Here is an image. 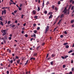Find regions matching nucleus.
Here are the masks:
<instances>
[{"label": "nucleus", "mask_w": 74, "mask_h": 74, "mask_svg": "<svg viewBox=\"0 0 74 74\" xmlns=\"http://www.w3.org/2000/svg\"><path fill=\"white\" fill-rule=\"evenodd\" d=\"M32 14L34 15H35V14H36V11L35 10L33 11L32 12Z\"/></svg>", "instance_id": "39448f33"}, {"label": "nucleus", "mask_w": 74, "mask_h": 74, "mask_svg": "<svg viewBox=\"0 0 74 74\" xmlns=\"http://www.w3.org/2000/svg\"><path fill=\"white\" fill-rule=\"evenodd\" d=\"M55 55H56L55 54H53L52 55V57H54V56H55Z\"/></svg>", "instance_id": "b1692460"}, {"label": "nucleus", "mask_w": 74, "mask_h": 74, "mask_svg": "<svg viewBox=\"0 0 74 74\" xmlns=\"http://www.w3.org/2000/svg\"><path fill=\"white\" fill-rule=\"evenodd\" d=\"M64 14H62L61 15L60 18H63V17H64Z\"/></svg>", "instance_id": "423d86ee"}, {"label": "nucleus", "mask_w": 74, "mask_h": 74, "mask_svg": "<svg viewBox=\"0 0 74 74\" xmlns=\"http://www.w3.org/2000/svg\"><path fill=\"white\" fill-rule=\"evenodd\" d=\"M37 56V53H35L33 55V56Z\"/></svg>", "instance_id": "1a4fd4ad"}, {"label": "nucleus", "mask_w": 74, "mask_h": 74, "mask_svg": "<svg viewBox=\"0 0 74 74\" xmlns=\"http://www.w3.org/2000/svg\"><path fill=\"white\" fill-rule=\"evenodd\" d=\"M9 39L10 40H11V39H12L11 37H9Z\"/></svg>", "instance_id": "69168bd1"}, {"label": "nucleus", "mask_w": 74, "mask_h": 74, "mask_svg": "<svg viewBox=\"0 0 74 74\" xmlns=\"http://www.w3.org/2000/svg\"><path fill=\"white\" fill-rule=\"evenodd\" d=\"M15 25H12V27H15Z\"/></svg>", "instance_id": "c85d7f7f"}, {"label": "nucleus", "mask_w": 74, "mask_h": 74, "mask_svg": "<svg viewBox=\"0 0 74 74\" xmlns=\"http://www.w3.org/2000/svg\"><path fill=\"white\" fill-rule=\"evenodd\" d=\"M74 68H73L72 69V71H74Z\"/></svg>", "instance_id": "a18cd8bd"}, {"label": "nucleus", "mask_w": 74, "mask_h": 74, "mask_svg": "<svg viewBox=\"0 0 74 74\" xmlns=\"http://www.w3.org/2000/svg\"><path fill=\"white\" fill-rule=\"evenodd\" d=\"M56 28H55L54 29L53 32H55V30H56Z\"/></svg>", "instance_id": "603ef678"}, {"label": "nucleus", "mask_w": 74, "mask_h": 74, "mask_svg": "<svg viewBox=\"0 0 74 74\" xmlns=\"http://www.w3.org/2000/svg\"><path fill=\"white\" fill-rule=\"evenodd\" d=\"M32 59H33V60H35V59H36V58H30V60H32Z\"/></svg>", "instance_id": "ddd939ff"}, {"label": "nucleus", "mask_w": 74, "mask_h": 74, "mask_svg": "<svg viewBox=\"0 0 74 74\" xmlns=\"http://www.w3.org/2000/svg\"><path fill=\"white\" fill-rule=\"evenodd\" d=\"M45 14H47V11H46L45 12Z\"/></svg>", "instance_id": "ea45409f"}, {"label": "nucleus", "mask_w": 74, "mask_h": 74, "mask_svg": "<svg viewBox=\"0 0 74 74\" xmlns=\"http://www.w3.org/2000/svg\"><path fill=\"white\" fill-rule=\"evenodd\" d=\"M67 44H68V43L67 42H66V43H64L63 45H67Z\"/></svg>", "instance_id": "9d476101"}, {"label": "nucleus", "mask_w": 74, "mask_h": 74, "mask_svg": "<svg viewBox=\"0 0 74 74\" xmlns=\"http://www.w3.org/2000/svg\"><path fill=\"white\" fill-rule=\"evenodd\" d=\"M10 62L11 63H12L13 62V61L12 60H11Z\"/></svg>", "instance_id": "09e8293b"}, {"label": "nucleus", "mask_w": 74, "mask_h": 74, "mask_svg": "<svg viewBox=\"0 0 74 74\" xmlns=\"http://www.w3.org/2000/svg\"><path fill=\"white\" fill-rule=\"evenodd\" d=\"M38 11H40V7H38Z\"/></svg>", "instance_id": "c756f323"}, {"label": "nucleus", "mask_w": 74, "mask_h": 74, "mask_svg": "<svg viewBox=\"0 0 74 74\" xmlns=\"http://www.w3.org/2000/svg\"><path fill=\"white\" fill-rule=\"evenodd\" d=\"M49 15H51V14H52V12H49Z\"/></svg>", "instance_id": "f704fd0d"}, {"label": "nucleus", "mask_w": 74, "mask_h": 74, "mask_svg": "<svg viewBox=\"0 0 74 74\" xmlns=\"http://www.w3.org/2000/svg\"><path fill=\"white\" fill-rule=\"evenodd\" d=\"M38 18V16H35L34 17V18L35 19H37V18Z\"/></svg>", "instance_id": "aec40b11"}, {"label": "nucleus", "mask_w": 74, "mask_h": 74, "mask_svg": "<svg viewBox=\"0 0 74 74\" xmlns=\"http://www.w3.org/2000/svg\"><path fill=\"white\" fill-rule=\"evenodd\" d=\"M0 19L1 21H3V18H1V17H0Z\"/></svg>", "instance_id": "f8f14e48"}, {"label": "nucleus", "mask_w": 74, "mask_h": 74, "mask_svg": "<svg viewBox=\"0 0 74 74\" xmlns=\"http://www.w3.org/2000/svg\"><path fill=\"white\" fill-rule=\"evenodd\" d=\"M10 21H8V25L9 24H10Z\"/></svg>", "instance_id": "5701e85b"}, {"label": "nucleus", "mask_w": 74, "mask_h": 74, "mask_svg": "<svg viewBox=\"0 0 74 74\" xmlns=\"http://www.w3.org/2000/svg\"><path fill=\"white\" fill-rule=\"evenodd\" d=\"M67 11L68 10H67V8L65 7L64 11H63L62 12H64L65 14H66V15H67V14H69V11H68L67 12Z\"/></svg>", "instance_id": "f257e3e1"}, {"label": "nucleus", "mask_w": 74, "mask_h": 74, "mask_svg": "<svg viewBox=\"0 0 74 74\" xmlns=\"http://www.w3.org/2000/svg\"><path fill=\"white\" fill-rule=\"evenodd\" d=\"M22 4H21L20 5V7H22Z\"/></svg>", "instance_id": "680f3d73"}, {"label": "nucleus", "mask_w": 74, "mask_h": 74, "mask_svg": "<svg viewBox=\"0 0 74 74\" xmlns=\"http://www.w3.org/2000/svg\"><path fill=\"white\" fill-rule=\"evenodd\" d=\"M25 36L26 37H28V35H27V34H26Z\"/></svg>", "instance_id": "864d4df0"}, {"label": "nucleus", "mask_w": 74, "mask_h": 74, "mask_svg": "<svg viewBox=\"0 0 74 74\" xmlns=\"http://www.w3.org/2000/svg\"><path fill=\"white\" fill-rule=\"evenodd\" d=\"M18 9L19 10H22V8H18Z\"/></svg>", "instance_id": "e433bc0d"}, {"label": "nucleus", "mask_w": 74, "mask_h": 74, "mask_svg": "<svg viewBox=\"0 0 74 74\" xmlns=\"http://www.w3.org/2000/svg\"><path fill=\"white\" fill-rule=\"evenodd\" d=\"M50 59H51V57H49L48 58V60H50Z\"/></svg>", "instance_id": "052dcab7"}, {"label": "nucleus", "mask_w": 74, "mask_h": 74, "mask_svg": "<svg viewBox=\"0 0 74 74\" xmlns=\"http://www.w3.org/2000/svg\"><path fill=\"white\" fill-rule=\"evenodd\" d=\"M73 22H74V20H73L71 21V23H73Z\"/></svg>", "instance_id": "6ab92c4d"}, {"label": "nucleus", "mask_w": 74, "mask_h": 74, "mask_svg": "<svg viewBox=\"0 0 74 74\" xmlns=\"http://www.w3.org/2000/svg\"><path fill=\"white\" fill-rule=\"evenodd\" d=\"M28 60H27V61L25 63V65H27V63L28 62Z\"/></svg>", "instance_id": "f3484780"}, {"label": "nucleus", "mask_w": 74, "mask_h": 74, "mask_svg": "<svg viewBox=\"0 0 74 74\" xmlns=\"http://www.w3.org/2000/svg\"><path fill=\"white\" fill-rule=\"evenodd\" d=\"M52 16H53V15H51L49 18V19H51V18H52Z\"/></svg>", "instance_id": "0eeeda50"}, {"label": "nucleus", "mask_w": 74, "mask_h": 74, "mask_svg": "<svg viewBox=\"0 0 74 74\" xmlns=\"http://www.w3.org/2000/svg\"><path fill=\"white\" fill-rule=\"evenodd\" d=\"M58 4H60V1H58Z\"/></svg>", "instance_id": "473e14b6"}, {"label": "nucleus", "mask_w": 74, "mask_h": 74, "mask_svg": "<svg viewBox=\"0 0 74 74\" xmlns=\"http://www.w3.org/2000/svg\"><path fill=\"white\" fill-rule=\"evenodd\" d=\"M12 15H15V14H14V12H12Z\"/></svg>", "instance_id": "e2e57ef3"}, {"label": "nucleus", "mask_w": 74, "mask_h": 74, "mask_svg": "<svg viewBox=\"0 0 74 74\" xmlns=\"http://www.w3.org/2000/svg\"><path fill=\"white\" fill-rule=\"evenodd\" d=\"M0 25H1L2 26H4V24H3V22L1 21H0Z\"/></svg>", "instance_id": "6e6552de"}, {"label": "nucleus", "mask_w": 74, "mask_h": 74, "mask_svg": "<svg viewBox=\"0 0 74 74\" xmlns=\"http://www.w3.org/2000/svg\"><path fill=\"white\" fill-rule=\"evenodd\" d=\"M15 23H18V21L17 20H16L15 22Z\"/></svg>", "instance_id": "de8ad7c7"}, {"label": "nucleus", "mask_w": 74, "mask_h": 74, "mask_svg": "<svg viewBox=\"0 0 74 74\" xmlns=\"http://www.w3.org/2000/svg\"><path fill=\"white\" fill-rule=\"evenodd\" d=\"M52 8H53V9H54L55 8V6L54 5H53L52 6Z\"/></svg>", "instance_id": "bb28decb"}, {"label": "nucleus", "mask_w": 74, "mask_h": 74, "mask_svg": "<svg viewBox=\"0 0 74 74\" xmlns=\"http://www.w3.org/2000/svg\"><path fill=\"white\" fill-rule=\"evenodd\" d=\"M73 8H74V6H72L71 8V10H73Z\"/></svg>", "instance_id": "c9c22d12"}, {"label": "nucleus", "mask_w": 74, "mask_h": 74, "mask_svg": "<svg viewBox=\"0 0 74 74\" xmlns=\"http://www.w3.org/2000/svg\"><path fill=\"white\" fill-rule=\"evenodd\" d=\"M72 27H74V24L73 25H72Z\"/></svg>", "instance_id": "338daca9"}, {"label": "nucleus", "mask_w": 74, "mask_h": 74, "mask_svg": "<svg viewBox=\"0 0 74 74\" xmlns=\"http://www.w3.org/2000/svg\"><path fill=\"white\" fill-rule=\"evenodd\" d=\"M50 64H51V65H52V64H53V61L51 62Z\"/></svg>", "instance_id": "4be33fe9"}, {"label": "nucleus", "mask_w": 74, "mask_h": 74, "mask_svg": "<svg viewBox=\"0 0 74 74\" xmlns=\"http://www.w3.org/2000/svg\"><path fill=\"white\" fill-rule=\"evenodd\" d=\"M2 32V33H3V36H4V35H5V34H6V32H5V30H3Z\"/></svg>", "instance_id": "7ed1b4c3"}, {"label": "nucleus", "mask_w": 74, "mask_h": 74, "mask_svg": "<svg viewBox=\"0 0 74 74\" xmlns=\"http://www.w3.org/2000/svg\"><path fill=\"white\" fill-rule=\"evenodd\" d=\"M67 57H69V56H65L64 57L66 59V58H67Z\"/></svg>", "instance_id": "393cba45"}, {"label": "nucleus", "mask_w": 74, "mask_h": 74, "mask_svg": "<svg viewBox=\"0 0 74 74\" xmlns=\"http://www.w3.org/2000/svg\"><path fill=\"white\" fill-rule=\"evenodd\" d=\"M40 46H38V47H37V49H38L39 48H40Z\"/></svg>", "instance_id": "79ce46f5"}, {"label": "nucleus", "mask_w": 74, "mask_h": 74, "mask_svg": "<svg viewBox=\"0 0 74 74\" xmlns=\"http://www.w3.org/2000/svg\"><path fill=\"white\" fill-rule=\"evenodd\" d=\"M3 42L4 44H5L6 43V41H5V40H3Z\"/></svg>", "instance_id": "58836bf2"}, {"label": "nucleus", "mask_w": 74, "mask_h": 74, "mask_svg": "<svg viewBox=\"0 0 74 74\" xmlns=\"http://www.w3.org/2000/svg\"><path fill=\"white\" fill-rule=\"evenodd\" d=\"M23 16H24V15H22L21 18H23Z\"/></svg>", "instance_id": "4d7b16f0"}, {"label": "nucleus", "mask_w": 74, "mask_h": 74, "mask_svg": "<svg viewBox=\"0 0 74 74\" xmlns=\"http://www.w3.org/2000/svg\"><path fill=\"white\" fill-rule=\"evenodd\" d=\"M72 3L73 4H74V1H73L72 2Z\"/></svg>", "instance_id": "774afa93"}, {"label": "nucleus", "mask_w": 74, "mask_h": 74, "mask_svg": "<svg viewBox=\"0 0 74 74\" xmlns=\"http://www.w3.org/2000/svg\"><path fill=\"white\" fill-rule=\"evenodd\" d=\"M34 32L36 34L37 33V30H34Z\"/></svg>", "instance_id": "2eb2a0df"}, {"label": "nucleus", "mask_w": 74, "mask_h": 74, "mask_svg": "<svg viewBox=\"0 0 74 74\" xmlns=\"http://www.w3.org/2000/svg\"><path fill=\"white\" fill-rule=\"evenodd\" d=\"M63 68H65V67H66V65H64L63 66Z\"/></svg>", "instance_id": "72a5a7b5"}, {"label": "nucleus", "mask_w": 74, "mask_h": 74, "mask_svg": "<svg viewBox=\"0 0 74 74\" xmlns=\"http://www.w3.org/2000/svg\"><path fill=\"white\" fill-rule=\"evenodd\" d=\"M36 34H34V37H35V38H36Z\"/></svg>", "instance_id": "3c124183"}, {"label": "nucleus", "mask_w": 74, "mask_h": 74, "mask_svg": "<svg viewBox=\"0 0 74 74\" xmlns=\"http://www.w3.org/2000/svg\"><path fill=\"white\" fill-rule=\"evenodd\" d=\"M61 58H62V59H64V58H65L64 57H63V56H61Z\"/></svg>", "instance_id": "49530a36"}, {"label": "nucleus", "mask_w": 74, "mask_h": 74, "mask_svg": "<svg viewBox=\"0 0 74 74\" xmlns=\"http://www.w3.org/2000/svg\"><path fill=\"white\" fill-rule=\"evenodd\" d=\"M7 8H8L6 7H3V8L2 9H7Z\"/></svg>", "instance_id": "412c9836"}, {"label": "nucleus", "mask_w": 74, "mask_h": 74, "mask_svg": "<svg viewBox=\"0 0 74 74\" xmlns=\"http://www.w3.org/2000/svg\"><path fill=\"white\" fill-rule=\"evenodd\" d=\"M55 10H56V11H58V8H55Z\"/></svg>", "instance_id": "7c9ffc66"}, {"label": "nucleus", "mask_w": 74, "mask_h": 74, "mask_svg": "<svg viewBox=\"0 0 74 74\" xmlns=\"http://www.w3.org/2000/svg\"><path fill=\"white\" fill-rule=\"evenodd\" d=\"M49 1H48L47 2V3H46V4L47 5L48 4H49Z\"/></svg>", "instance_id": "2f4dec72"}, {"label": "nucleus", "mask_w": 74, "mask_h": 74, "mask_svg": "<svg viewBox=\"0 0 74 74\" xmlns=\"http://www.w3.org/2000/svg\"><path fill=\"white\" fill-rule=\"evenodd\" d=\"M49 26H47V27L46 28L45 31V34H46L47 33V32L48 31V30H49Z\"/></svg>", "instance_id": "f03ea898"}, {"label": "nucleus", "mask_w": 74, "mask_h": 74, "mask_svg": "<svg viewBox=\"0 0 74 74\" xmlns=\"http://www.w3.org/2000/svg\"><path fill=\"white\" fill-rule=\"evenodd\" d=\"M60 37L61 38H63V37H64V36H63V35H60Z\"/></svg>", "instance_id": "a878e982"}, {"label": "nucleus", "mask_w": 74, "mask_h": 74, "mask_svg": "<svg viewBox=\"0 0 74 74\" xmlns=\"http://www.w3.org/2000/svg\"><path fill=\"white\" fill-rule=\"evenodd\" d=\"M10 66H11V64H9V65H8V67H10Z\"/></svg>", "instance_id": "8fccbe9b"}, {"label": "nucleus", "mask_w": 74, "mask_h": 74, "mask_svg": "<svg viewBox=\"0 0 74 74\" xmlns=\"http://www.w3.org/2000/svg\"><path fill=\"white\" fill-rule=\"evenodd\" d=\"M14 12L15 13H16V12H17V10H15V11H14Z\"/></svg>", "instance_id": "6e6d98bb"}, {"label": "nucleus", "mask_w": 74, "mask_h": 74, "mask_svg": "<svg viewBox=\"0 0 74 74\" xmlns=\"http://www.w3.org/2000/svg\"><path fill=\"white\" fill-rule=\"evenodd\" d=\"M33 26H36V24H34L33 25Z\"/></svg>", "instance_id": "13d9d810"}, {"label": "nucleus", "mask_w": 74, "mask_h": 74, "mask_svg": "<svg viewBox=\"0 0 74 74\" xmlns=\"http://www.w3.org/2000/svg\"><path fill=\"white\" fill-rule=\"evenodd\" d=\"M44 7V3H43L42 5V8H43Z\"/></svg>", "instance_id": "cd10ccee"}, {"label": "nucleus", "mask_w": 74, "mask_h": 74, "mask_svg": "<svg viewBox=\"0 0 74 74\" xmlns=\"http://www.w3.org/2000/svg\"><path fill=\"white\" fill-rule=\"evenodd\" d=\"M33 40V38H31L30 39V40L32 41V40Z\"/></svg>", "instance_id": "0e129e2a"}, {"label": "nucleus", "mask_w": 74, "mask_h": 74, "mask_svg": "<svg viewBox=\"0 0 74 74\" xmlns=\"http://www.w3.org/2000/svg\"><path fill=\"white\" fill-rule=\"evenodd\" d=\"M7 74H9V71H7Z\"/></svg>", "instance_id": "bf43d9fd"}, {"label": "nucleus", "mask_w": 74, "mask_h": 74, "mask_svg": "<svg viewBox=\"0 0 74 74\" xmlns=\"http://www.w3.org/2000/svg\"><path fill=\"white\" fill-rule=\"evenodd\" d=\"M73 52V51H72V50H71V51H69L68 52V53H71V52Z\"/></svg>", "instance_id": "4468645a"}, {"label": "nucleus", "mask_w": 74, "mask_h": 74, "mask_svg": "<svg viewBox=\"0 0 74 74\" xmlns=\"http://www.w3.org/2000/svg\"><path fill=\"white\" fill-rule=\"evenodd\" d=\"M64 33L65 34H67V31H65L64 32Z\"/></svg>", "instance_id": "a211bd4d"}, {"label": "nucleus", "mask_w": 74, "mask_h": 74, "mask_svg": "<svg viewBox=\"0 0 74 74\" xmlns=\"http://www.w3.org/2000/svg\"><path fill=\"white\" fill-rule=\"evenodd\" d=\"M73 0H71L70 1V3H72L73 1Z\"/></svg>", "instance_id": "a19ab883"}, {"label": "nucleus", "mask_w": 74, "mask_h": 74, "mask_svg": "<svg viewBox=\"0 0 74 74\" xmlns=\"http://www.w3.org/2000/svg\"><path fill=\"white\" fill-rule=\"evenodd\" d=\"M40 28L39 27H38L37 28V30H40Z\"/></svg>", "instance_id": "4c0bfd02"}, {"label": "nucleus", "mask_w": 74, "mask_h": 74, "mask_svg": "<svg viewBox=\"0 0 74 74\" xmlns=\"http://www.w3.org/2000/svg\"><path fill=\"white\" fill-rule=\"evenodd\" d=\"M72 72L71 71L70 72V73H69V74H72Z\"/></svg>", "instance_id": "5fc2aeb1"}, {"label": "nucleus", "mask_w": 74, "mask_h": 74, "mask_svg": "<svg viewBox=\"0 0 74 74\" xmlns=\"http://www.w3.org/2000/svg\"><path fill=\"white\" fill-rule=\"evenodd\" d=\"M17 62L18 64H19V62H20V60H18L17 61Z\"/></svg>", "instance_id": "9b49d317"}, {"label": "nucleus", "mask_w": 74, "mask_h": 74, "mask_svg": "<svg viewBox=\"0 0 74 74\" xmlns=\"http://www.w3.org/2000/svg\"><path fill=\"white\" fill-rule=\"evenodd\" d=\"M16 59H18L19 58V57H18L17 56H16Z\"/></svg>", "instance_id": "c03bdc74"}, {"label": "nucleus", "mask_w": 74, "mask_h": 74, "mask_svg": "<svg viewBox=\"0 0 74 74\" xmlns=\"http://www.w3.org/2000/svg\"><path fill=\"white\" fill-rule=\"evenodd\" d=\"M66 48H69V46L68 45H66Z\"/></svg>", "instance_id": "dca6fc26"}, {"label": "nucleus", "mask_w": 74, "mask_h": 74, "mask_svg": "<svg viewBox=\"0 0 74 74\" xmlns=\"http://www.w3.org/2000/svg\"><path fill=\"white\" fill-rule=\"evenodd\" d=\"M49 55V54H47V56H46V58H48V55Z\"/></svg>", "instance_id": "37998d69"}, {"label": "nucleus", "mask_w": 74, "mask_h": 74, "mask_svg": "<svg viewBox=\"0 0 74 74\" xmlns=\"http://www.w3.org/2000/svg\"><path fill=\"white\" fill-rule=\"evenodd\" d=\"M6 10H3L2 13V15H3L4 14H6Z\"/></svg>", "instance_id": "20e7f679"}]
</instances>
